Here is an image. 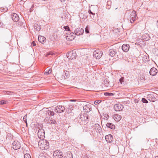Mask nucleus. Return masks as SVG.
I'll list each match as a JSON object with an SVG mask.
<instances>
[{
    "instance_id": "obj_1",
    "label": "nucleus",
    "mask_w": 158,
    "mask_h": 158,
    "mask_svg": "<svg viewBox=\"0 0 158 158\" xmlns=\"http://www.w3.org/2000/svg\"><path fill=\"white\" fill-rule=\"evenodd\" d=\"M39 148L42 150L47 149L49 148V143L46 140H41L38 143Z\"/></svg>"
},
{
    "instance_id": "obj_2",
    "label": "nucleus",
    "mask_w": 158,
    "mask_h": 158,
    "mask_svg": "<svg viewBox=\"0 0 158 158\" xmlns=\"http://www.w3.org/2000/svg\"><path fill=\"white\" fill-rule=\"evenodd\" d=\"M69 72L66 71L61 72L57 74L58 78L61 80H64L67 78L69 76Z\"/></svg>"
},
{
    "instance_id": "obj_3",
    "label": "nucleus",
    "mask_w": 158,
    "mask_h": 158,
    "mask_svg": "<svg viewBox=\"0 0 158 158\" xmlns=\"http://www.w3.org/2000/svg\"><path fill=\"white\" fill-rule=\"evenodd\" d=\"M102 54V52L99 49L96 50L93 52V56L96 59H99Z\"/></svg>"
},
{
    "instance_id": "obj_4",
    "label": "nucleus",
    "mask_w": 158,
    "mask_h": 158,
    "mask_svg": "<svg viewBox=\"0 0 158 158\" xmlns=\"http://www.w3.org/2000/svg\"><path fill=\"white\" fill-rule=\"evenodd\" d=\"M67 58L70 60L75 59L76 56V53L75 51L73 50L69 52L67 55Z\"/></svg>"
},
{
    "instance_id": "obj_5",
    "label": "nucleus",
    "mask_w": 158,
    "mask_h": 158,
    "mask_svg": "<svg viewBox=\"0 0 158 158\" xmlns=\"http://www.w3.org/2000/svg\"><path fill=\"white\" fill-rule=\"evenodd\" d=\"M65 109L64 107L62 106H57L54 108V111L57 113L64 112Z\"/></svg>"
},
{
    "instance_id": "obj_6",
    "label": "nucleus",
    "mask_w": 158,
    "mask_h": 158,
    "mask_svg": "<svg viewBox=\"0 0 158 158\" xmlns=\"http://www.w3.org/2000/svg\"><path fill=\"white\" fill-rule=\"evenodd\" d=\"M137 15L136 12L133 10L131 12L130 16V22L131 23H133L134 21L136 19Z\"/></svg>"
},
{
    "instance_id": "obj_7",
    "label": "nucleus",
    "mask_w": 158,
    "mask_h": 158,
    "mask_svg": "<svg viewBox=\"0 0 158 158\" xmlns=\"http://www.w3.org/2000/svg\"><path fill=\"white\" fill-rule=\"evenodd\" d=\"M53 156L54 158H62L63 157L62 153L59 150H56L53 152Z\"/></svg>"
},
{
    "instance_id": "obj_8",
    "label": "nucleus",
    "mask_w": 158,
    "mask_h": 158,
    "mask_svg": "<svg viewBox=\"0 0 158 158\" xmlns=\"http://www.w3.org/2000/svg\"><path fill=\"white\" fill-rule=\"evenodd\" d=\"M147 99L149 101L154 102L156 100L154 94H149L147 95Z\"/></svg>"
},
{
    "instance_id": "obj_9",
    "label": "nucleus",
    "mask_w": 158,
    "mask_h": 158,
    "mask_svg": "<svg viewBox=\"0 0 158 158\" xmlns=\"http://www.w3.org/2000/svg\"><path fill=\"white\" fill-rule=\"evenodd\" d=\"M123 106L121 104H117L114 106V109L116 111H120L123 110Z\"/></svg>"
},
{
    "instance_id": "obj_10",
    "label": "nucleus",
    "mask_w": 158,
    "mask_h": 158,
    "mask_svg": "<svg viewBox=\"0 0 158 158\" xmlns=\"http://www.w3.org/2000/svg\"><path fill=\"white\" fill-rule=\"evenodd\" d=\"M38 137L40 139H43L45 137V132L44 130L43 129L39 130L38 132Z\"/></svg>"
},
{
    "instance_id": "obj_11",
    "label": "nucleus",
    "mask_w": 158,
    "mask_h": 158,
    "mask_svg": "<svg viewBox=\"0 0 158 158\" xmlns=\"http://www.w3.org/2000/svg\"><path fill=\"white\" fill-rule=\"evenodd\" d=\"M13 148L15 150L19 149L20 147V144L18 141H14L13 143Z\"/></svg>"
},
{
    "instance_id": "obj_12",
    "label": "nucleus",
    "mask_w": 158,
    "mask_h": 158,
    "mask_svg": "<svg viewBox=\"0 0 158 158\" xmlns=\"http://www.w3.org/2000/svg\"><path fill=\"white\" fill-rule=\"evenodd\" d=\"M109 55L111 56L112 57L115 56L117 55V51L116 49H110L109 50Z\"/></svg>"
},
{
    "instance_id": "obj_13",
    "label": "nucleus",
    "mask_w": 158,
    "mask_h": 158,
    "mask_svg": "<svg viewBox=\"0 0 158 158\" xmlns=\"http://www.w3.org/2000/svg\"><path fill=\"white\" fill-rule=\"evenodd\" d=\"M75 35H82L84 32V30L81 28H78L75 30Z\"/></svg>"
},
{
    "instance_id": "obj_14",
    "label": "nucleus",
    "mask_w": 158,
    "mask_h": 158,
    "mask_svg": "<svg viewBox=\"0 0 158 158\" xmlns=\"http://www.w3.org/2000/svg\"><path fill=\"white\" fill-rule=\"evenodd\" d=\"M83 109L85 112H89L92 110L91 105L89 104L83 106Z\"/></svg>"
},
{
    "instance_id": "obj_15",
    "label": "nucleus",
    "mask_w": 158,
    "mask_h": 158,
    "mask_svg": "<svg viewBox=\"0 0 158 158\" xmlns=\"http://www.w3.org/2000/svg\"><path fill=\"white\" fill-rule=\"evenodd\" d=\"M106 141L108 143H111L113 140V137L110 134L106 135L105 137Z\"/></svg>"
},
{
    "instance_id": "obj_16",
    "label": "nucleus",
    "mask_w": 158,
    "mask_h": 158,
    "mask_svg": "<svg viewBox=\"0 0 158 158\" xmlns=\"http://www.w3.org/2000/svg\"><path fill=\"white\" fill-rule=\"evenodd\" d=\"M11 18L14 21L17 22L19 20V18L18 15L14 13L11 15Z\"/></svg>"
},
{
    "instance_id": "obj_17",
    "label": "nucleus",
    "mask_w": 158,
    "mask_h": 158,
    "mask_svg": "<svg viewBox=\"0 0 158 158\" xmlns=\"http://www.w3.org/2000/svg\"><path fill=\"white\" fill-rule=\"evenodd\" d=\"M157 73V70L156 68L153 67L149 71V73L150 75L152 76H155Z\"/></svg>"
},
{
    "instance_id": "obj_18",
    "label": "nucleus",
    "mask_w": 158,
    "mask_h": 158,
    "mask_svg": "<svg viewBox=\"0 0 158 158\" xmlns=\"http://www.w3.org/2000/svg\"><path fill=\"white\" fill-rule=\"evenodd\" d=\"M79 119L83 122H85L88 120V117L86 114H81L79 117Z\"/></svg>"
},
{
    "instance_id": "obj_19",
    "label": "nucleus",
    "mask_w": 158,
    "mask_h": 158,
    "mask_svg": "<svg viewBox=\"0 0 158 158\" xmlns=\"http://www.w3.org/2000/svg\"><path fill=\"white\" fill-rule=\"evenodd\" d=\"M130 46L127 44H123L122 47V49L124 52H127L129 49Z\"/></svg>"
},
{
    "instance_id": "obj_20",
    "label": "nucleus",
    "mask_w": 158,
    "mask_h": 158,
    "mask_svg": "<svg viewBox=\"0 0 158 158\" xmlns=\"http://www.w3.org/2000/svg\"><path fill=\"white\" fill-rule=\"evenodd\" d=\"M74 108V105L73 104L69 105L68 108L66 109L68 113H70Z\"/></svg>"
},
{
    "instance_id": "obj_21",
    "label": "nucleus",
    "mask_w": 158,
    "mask_h": 158,
    "mask_svg": "<svg viewBox=\"0 0 158 158\" xmlns=\"http://www.w3.org/2000/svg\"><path fill=\"white\" fill-rule=\"evenodd\" d=\"M38 40L39 42L44 44L46 41V38L44 37L39 36L38 37Z\"/></svg>"
},
{
    "instance_id": "obj_22",
    "label": "nucleus",
    "mask_w": 158,
    "mask_h": 158,
    "mask_svg": "<svg viewBox=\"0 0 158 158\" xmlns=\"http://www.w3.org/2000/svg\"><path fill=\"white\" fill-rule=\"evenodd\" d=\"M113 117L114 119L117 122L119 121L122 118L121 116L120 115L118 114H114Z\"/></svg>"
},
{
    "instance_id": "obj_23",
    "label": "nucleus",
    "mask_w": 158,
    "mask_h": 158,
    "mask_svg": "<svg viewBox=\"0 0 158 158\" xmlns=\"http://www.w3.org/2000/svg\"><path fill=\"white\" fill-rule=\"evenodd\" d=\"M64 158H73V155L71 152H67Z\"/></svg>"
},
{
    "instance_id": "obj_24",
    "label": "nucleus",
    "mask_w": 158,
    "mask_h": 158,
    "mask_svg": "<svg viewBox=\"0 0 158 158\" xmlns=\"http://www.w3.org/2000/svg\"><path fill=\"white\" fill-rule=\"evenodd\" d=\"M105 85L107 87H111L114 84L113 83L111 84L109 81H108L107 80H106L104 81Z\"/></svg>"
},
{
    "instance_id": "obj_25",
    "label": "nucleus",
    "mask_w": 158,
    "mask_h": 158,
    "mask_svg": "<svg viewBox=\"0 0 158 158\" xmlns=\"http://www.w3.org/2000/svg\"><path fill=\"white\" fill-rule=\"evenodd\" d=\"M106 126L107 127L112 129H114L115 128L114 125L111 123H107L106 124Z\"/></svg>"
},
{
    "instance_id": "obj_26",
    "label": "nucleus",
    "mask_w": 158,
    "mask_h": 158,
    "mask_svg": "<svg viewBox=\"0 0 158 158\" xmlns=\"http://www.w3.org/2000/svg\"><path fill=\"white\" fill-rule=\"evenodd\" d=\"M95 128L96 130H98L99 132H100L102 131V128L100 126L98 123L95 124Z\"/></svg>"
},
{
    "instance_id": "obj_27",
    "label": "nucleus",
    "mask_w": 158,
    "mask_h": 158,
    "mask_svg": "<svg viewBox=\"0 0 158 158\" xmlns=\"http://www.w3.org/2000/svg\"><path fill=\"white\" fill-rule=\"evenodd\" d=\"M75 36H70V35H67L66 36V39L68 41H72L75 38Z\"/></svg>"
},
{
    "instance_id": "obj_28",
    "label": "nucleus",
    "mask_w": 158,
    "mask_h": 158,
    "mask_svg": "<svg viewBox=\"0 0 158 158\" xmlns=\"http://www.w3.org/2000/svg\"><path fill=\"white\" fill-rule=\"evenodd\" d=\"M45 71L44 74L47 75L51 73L52 69L49 68H48L45 69Z\"/></svg>"
},
{
    "instance_id": "obj_29",
    "label": "nucleus",
    "mask_w": 158,
    "mask_h": 158,
    "mask_svg": "<svg viewBox=\"0 0 158 158\" xmlns=\"http://www.w3.org/2000/svg\"><path fill=\"white\" fill-rule=\"evenodd\" d=\"M35 29L37 31H39L41 29V27L37 24H35L34 26Z\"/></svg>"
},
{
    "instance_id": "obj_30",
    "label": "nucleus",
    "mask_w": 158,
    "mask_h": 158,
    "mask_svg": "<svg viewBox=\"0 0 158 158\" xmlns=\"http://www.w3.org/2000/svg\"><path fill=\"white\" fill-rule=\"evenodd\" d=\"M114 94H115L107 92H106L104 94V95L106 96H113L114 95Z\"/></svg>"
},
{
    "instance_id": "obj_31",
    "label": "nucleus",
    "mask_w": 158,
    "mask_h": 158,
    "mask_svg": "<svg viewBox=\"0 0 158 158\" xmlns=\"http://www.w3.org/2000/svg\"><path fill=\"white\" fill-rule=\"evenodd\" d=\"M46 112L47 114H50L51 116H53L54 114V113L53 111H51L49 110H48Z\"/></svg>"
},
{
    "instance_id": "obj_32",
    "label": "nucleus",
    "mask_w": 158,
    "mask_h": 158,
    "mask_svg": "<svg viewBox=\"0 0 158 158\" xmlns=\"http://www.w3.org/2000/svg\"><path fill=\"white\" fill-rule=\"evenodd\" d=\"M107 5L108 6H108H107L106 8H107L109 9L110 7V6L111 4V1L109 0L107 1Z\"/></svg>"
},
{
    "instance_id": "obj_33",
    "label": "nucleus",
    "mask_w": 158,
    "mask_h": 158,
    "mask_svg": "<svg viewBox=\"0 0 158 158\" xmlns=\"http://www.w3.org/2000/svg\"><path fill=\"white\" fill-rule=\"evenodd\" d=\"M13 135L11 134L8 133L7 134V139H12L13 138Z\"/></svg>"
},
{
    "instance_id": "obj_34",
    "label": "nucleus",
    "mask_w": 158,
    "mask_h": 158,
    "mask_svg": "<svg viewBox=\"0 0 158 158\" xmlns=\"http://www.w3.org/2000/svg\"><path fill=\"white\" fill-rule=\"evenodd\" d=\"M56 123V121L54 120H50L49 121L48 123L51 124H54Z\"/></svg>"
},
{
    "instance_id": "obj_35",
    "label": "nucleus",
    "mask_w": 158,
    "mask_h": 158,
    "mask_svg": "<svg viewBox=\"0 0 158 158\" xmlns=\"http://www.w3.org/2000/svg\"><path fill=\"white\" fill-rule=\"evenodd\" d=\"M24 158H31L30 155L28 153H26L24 154Z\"/></svg>"
},
{
    "instance_id": "obj_36",
    "label": "nucleus",
    "mask_w": 158,
    "mask_h": 158,
    "mask_svg": "<svg viewBox=\"0 0 158 158\" xmlns=\"http://www.w3.org/2000/svg\"><path fill=\"white\" fill-rule=\"evenodd\" d=\"M39 158H48L43 154H40L39 156Z\"/></svg>"
},
{
    "instance_id": "obj_37",
    "label": "nucleus",
    "mask_w": 158,
    "mask_h": 158,
    "mask_svg": "<svg viewBox=\"0 0 158 158\" xmlns=\"http://www.w3.org/2000/svg\"><path fill=\"white\" fill-rule=\"evenodd\" d=\"M27 115L26 114L25 115L24 117H23V119L24 121L26 123L27 125Z\"/></svg>"
},
{
    "instance_id": "obj_38",
    "label": "nucleus",
    "mask_w": 158,
    "mask_h": 158,
    "mask_svg": "<svg viewBox=\"0 0 158 158\" xmlns=\"http://www.w3.org/2000/svg\"><path fill=\"white\" fill-rule=\"evenodd\" d=\"M142 101L143 103H147L148 102V101L144 98H142Z\"/></svg>"
},
{
    "instance_id": "obj_39",
    "label": "nucleus",
    "mask_w": 158,
    "mask_h": 158,
    "mask_svg": "<svg viewBox=\"0 0 158 158\" xmlns=\"http://www.w3.org/2000/svg\"><path fill=\"white\" fill-rule=\"evenodd\" d=\"M85 32L86 33H89V28L88 26L85 28Z\"/></svg>"
},
{
    "instance_id": "obj_40",
    "label": "nucleus",
    "mask_w": 158,
    "mask_h": 158,
    "mask_svg": "<svg viewBox=\"0 0 158 158\" xmlns=\"http://www.w3.org/2000/svg\"><path fill=\"white\" fill-rule=\"evenodd\" d=\"M7 101H4V100L1 101H0V104H6V103Z\"/></svg>"
},
{
    "instance_id": "obj_41",
    "label": "nucleus",
    "mask_w": 158,
    "mask_h": 158,
    "mask_svg": "<svg viewBox=\"0 0 158 158\" xmlns=\"http://www.w3.org/2000/svg\"><path fill=\"white\" fill-rule=\"evenodd\" d=\"M64 28L65 30L66 31H69V28L68 26H65L64 27Z\"/></svg>"
},
{
    "instance_id": "obj_42",
    "label": "nucleus",
    "mask_w": 158,
    "mask_h": 158,
    "mask_svg": "<svg viewBox=\"0 0 158 158\" xmlns=\"http://www.w3.org/2000/svg\"><path fill=\"white\" fill-rule=\"evenodd\" d=\"M123 77H121L120 79H119V81H120V82L122 84V83L123 82Z\"/></svg>"
},
{
    "instance_id": "obj_43",
    "label": "nucleus",
    "mask_w": 158,
    "mask_h": 158,
    "mask_svg": "<svg viewBox=\"0 0 158 158\" xmlns=\"http://www.w3.org/2000/svg\"><path fill=\"white\" fill-rule=\"evenodd\" d=\"M68 35H70V36H75V35H74L73 33H71L70 34H69Z\"/></svg>"
},
{
    "instance_id": "obj_44",
    "label": "nucleus",
    "mask_w": 158,
    "mask_h": 158,
    "mask_svg": "<svg viewBox=\"0 0 158 158\" xmlns=\"http://www.w3.org/2000/svg\"><path fill=\"white\" fill-rule=\"evenodd\" d=\"M24 23V20H23V21L22 22L20 23V22H19V24L20 25H23V24Z\"/></svg>"
},
{
    "instance_id": "obj_45",
    "label": "nucleus",
    "mask_w": 158,
    "mask_h": 158,
    "mask_svg": "<svg viewBox=\"0 0 158 158\" xmlns=\"http://www.w3.org/2000/svg\"><path fill=\"white\" fill-rule=\"evenodd\" d=\"M31 44L33 45V46H35V45H36V44L34 41L32 42Z\"/></svg>"
},
{
    "instance_id": "obj_46",
    "label": "nucleus",
    "mask_w": 158,
    "mask_h": 158,
    "mask_svg": "<svg viewBox=\"0 0 158 158\" xmlns=\"http://www.w3.org/2000/svg\"><path fill=\"white\" fill-rule=\"evenodd\" d=\"M88 12L89 13V14H91L93 15H94L95 14H94V13H93L90 10H89V11H88Z\"/></svg>"
},
{
    "instance_id": "obj_47",
    "label": "nucleus",
    "mask_w": 158,
    "mask_h": 158,
    "mask_svg": "<svg viewBox=\"0 0 158 158\" xmlns=\"http://www.w3.org/2000/svg\"><path fill=\"white\" fill-rule=\"evenodd\" d=\"M99 101H94V104L95 105L97 104L98 103Z\"/></svg>"
},
{
    "instance_id": "obj_48",
    "label": "nucleus",
    "mask_w": 158,
    "mask_h": 158,
    "mask_svg": "<svg viewBox=\"0 0 158 158\" xmlns=\"http://www.w3.org/2000/svg\"><path fill=\"white\" fill-rule=\"evenodd\" d=\"M61 2H63L65 1V0H60Z\"/></svg>"
},
{
    "instance_id": "obj_49",
    "label": "nucleus",
    "mask_w": 158,
    "mask_h": 158,
    "mask_svg": "<svg viewBox=\"0 0 158 158\" xmlns=\"http://www.w3.org/2000/svg\"><path fill=\"white\" fill-rule=\"evenodd\" d=\"M156 25L158 28V20H157V22Z\"/></svg>"
},
{
    "instance_id": "obj_50",
    "label": "nucleus",
    "mask_w": 158,
    "mask_h": 158,
    "mask_svg": "<svg viewBox=\"0 0 158 158\" xmlns=\"http://www.w3.org/2000/svg\"><path fill=\"white\" fill-rule=\"evenodd\" d=\"M5 92H6L7 94H9V93H10V92H9L5 91Z\"/></svg>"
},
{
    "instance_id": "obj_51",
    "label": "nucleus",
    "mask_w": 158,
    "mask_h": 158,
    "mask_svg": "<svg viewBox=\"0 0 158 158\" xmlns=\"http://www.w3.org/2000/svg\"><path fill=\"white\" fill-rule=\"evenodd\" d=\"M33 7V6H32V7H31V10H32V7Z\"/></svg>"
},
{
    "instance_id": "obj_52",
    "label": "nucleus",
    "mask_w": 158,
    "mask_h": 158,
    "mask_svg": "<svg viewBox=\"0 0 158 158\" xmlns=\"http://www.w3.org/2000/svg\"><path fill=\"white\" fill-rule=\"evenodd\" d=\"M49 54H47L46 55V56H47Z\"/></svg>"
},
{
    "instance_id": "obj_53",
    "label": "nucleus",
    "mask_w": 158,
    "mask_h": 158,
    "mask_svg": "<svg viewBox=\"0 0 158 158\" xmlns=\"http://www.w3.org/2000/svg\"><path fill=\"white\" fill-rule=\"evenodd\" d=\"M155 158H158V156H156L155 157Z\"/></svg>"
},
{
    "instance_id": "obj_54",
    "label": "nucleus",
    "mask_w": 158,
    "mask_h": 158,
    "mask_svg": "<svg viewBox=\"0 0 158 158\" xmlns=\"http://www.w3.org/2000/svg\"><path fill=\"white\" fill-rule=\"evenodd\" d=\"M71 101H74V100H71Z\"/></svg>"
}]
</instances>
